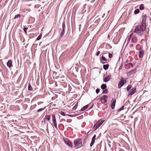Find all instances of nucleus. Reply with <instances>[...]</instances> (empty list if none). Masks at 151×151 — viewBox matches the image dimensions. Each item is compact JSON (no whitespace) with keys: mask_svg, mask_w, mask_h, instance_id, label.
I'll use <instances>...</instances> for the list:
<instances>
[{"mask_svg":"<svg viewBox=\"0 0 151 151\" xmlns=\"http://www.w3.org/2000/svg\"><path fill=\"white\" fill-rule=\"evenodd\" d=\"M112 101H113V102L111 104V108L114 109L115 108V106L116 102V100L114 99H112Z\"/></svg>","mask_w":151,"mask_h":151,"instance_id":"obj_14","label":"nucleus"},{"mask_svg":"<svg viewBox=\"0 0 151 151\" xmlns=\"http://www.w3.org/2000/svg\"><path fill=\"white\" fill-rule=\"evenodd\" d=\"M50 116L49 115H46L45 118L47 121H49L50 119Z\"/></svg>","mask_w":151,"mask_h":151,"instance_id":"obj_24","label":"nucleus"},{"mask_svg":"<svg viewBox=\"0 0 151 151\" xmlns=\"http://www.w3.org/2000/svg\"><path fill=\"white\" fill-rule=\"evenodd\" d=\"M122 64L120 66L119 68V69H121L122 68Z\"/></svg>","mask_w":151,"mask_h":151,"instance_id":"obj_44","label":"nucleus"},{"mask_svg":"<svg viewBox=\"0 0 151 151\" xmlns=\"http://www.w3.org/2000/svg\"><path fill=\"white\" fill-rule=\"evenodd\" d=\"M45 109V108L44 107V108H41V109H39L37 110V112H39L40 111H42L44 109Z\"/></svg>","mask_w":151,"mask_h":151,"instance_id":"obj_34","label":"nucleus"},{"mask_svg":"<svg viewBox=\"0 0 151 151\" xmlns=\"http://www.w3.org/2000/svg\"><path fill=\"white\" fill-rule=\"evenodd\" d=\"M45 123H46V122H45V120L44 121V124H45Z\"/></svg>","mask_w":151,"mask_h":151,"instance_id":"obj_47","label":"nucleus"},{"mask_svg":"<svg viewBox=\"0 0 151 151\" xmlns=\"http://www.w3.org/2000/svg\"><path fill=\"white\" fill-rule=\"evenodd\" d=\"M139 9L141 10H143L144 9V4H141L140 5Z\"/></svg>","mask_w":151,"mask_h":151,"instance_id":"obj_25","label":"nucleus"},{"mask_svg":"<svg viewBox=\"0 0 151 151\" xmlns=\"http://www.w3.org/2000/svg\"><path fill=\"white\" fill-rule=\"evenodd\" d=\"M107 53H105L104 54H107Z\"/></svg>","mask_w":151,"mask_h":151,"instance_id":"obj_48","label":"nucleus"},{"mask_svg":"<svg viewBox=\"0 0 151 151\" xmlns=\"http://www.w3.org/2000/svg\"><path fill=\"white\" fill-rule=\"evenodd\" d=\"M139 10L138 9H136L134 11V13L135 14H137L139 13Z\"/></svg>","mask_w":151,"mask_h":151,"instance_id":"obj_28","label":"nucleus"},{"mask_svg":"<svg viewBox=\"0 0 151 151\" xmlns=\"http://www.w3.org/2000/svg\"><path fill=\"white\" fill-rule=\"evenodd\" d=\"M134 32L139 36H141L144 35V39L145 40H147L149 37V29L148 30L146 29V26L139 24L135 27Z\"/></svg>","mask_w":151,"mask_h":151,"instance_id":"obj_1","label":"nucleus"},{"mask_svg":"<svg viewBox=\"0 0 151 151\" xmlns=\"http://www.w3.org/2000/svg\"><path fill=\"white\" fill-rule=\"evenodd\" d=\"M47 129H48V124L47 123L46 125Z\"/></svg>","mask_w":151,"mask_h":151,"instance_id":"obj_46","label":"nucleus"},{"mask_svg":"<svg viewBox=\"0 0 151 151\" xmlns=\"http://www.w3.org/2000/svg\"><path fill=\"white\" fill-rule=\"evenodd\" d=\"M89 105H86L85 106H83L81 109V111H84L86 109H87L88 106Z\"/></svg>","mask_w":151,"mask_h":151,"instance_id":"obj_22","label":"nucleus"},{"mask_svg":"<svg viewBox=\"0 0 151 151\" xmlns=\"http://www.w3.org/2000/svg\"><path fill=\"white\" fill-rule=\"evenodd\" d=\"M12 60H9L7 63V65L9 68H11L12 66Z\"/></svg>","mask_w":151,"mask_h":151,"instance_id":"obj_19","label":"nucleus"},{"mask_svg":"<svg viewBox=\"0 0 151 151\" xmlns=\"http://www.w3.org/2000/svg\"><path fill=\"white\" fill-rule=\"evenodd\" d=\"M78 106V104L77 103L75 104V105L73 107V110H75L77 108Z\"/></svg>","mask_w":151,"mask_h":151,"instance_id":"obj_31","label":"nucleus"},{"mask_svg":"<svg viewBox=\"0 0 151 151\" xmlns=\"http://www.w3.org/2000/svg\"><path fill=\"white\" fill-rule=\"evenodd\" d=\"M41 37L40 35L37 38V40H39L41 38Z\"/></svg>","mask_w":151,"mask_h":151,"instance_id":"obj_38","label":"nucleus"},{"mask_svg":"<svg viewBox=\"0 0 151 151\" xmlns=\"http://www.w3.org/2000/svg\"><path fill=\"white\" fill-rule=\"evenodd\" d=\"M101 62L103 64L106 63L107 59L106 58L103 56H102L101 58V59H100Z\"/></svg>","mask_w":151,"mask_h":151,"instance_id":"obj_13","label":"nucleus"},{"mask_svg":"<svg viewBox=\"0 0 151 151\" xmlns=\"http://www.w3.org/2000/svg\"><path fill=\"white\" fill-rule=\"evenodd\" d=\"M138 41V38L136 35H133L132 34V42L135 43L137 42Z\"/></svg>","mask_w":151,"mask_h":151,"instance_id":"obj_10","label":"nucleus"},{"mask_svg":"<svg viewBox=\"0 0 151 151\" xmlns=\"http://www.w3.org/2000/svg\"><path fill=\"white\" fill-rule=\"evenodd\" d=\"M65 144L69 146V147H72L73 146V145L72 142L70 141L68 139H67L65 140Z\"/></svg>","mask_w":151,"mask_h":151,"instance_id":"obj_11","label":"nucleus"},{"mask_svg":"<svg viewBox=\"0 0 151 151\" xmlns=\"http://www.w3.org/2000/svg\"><path fill=\"white\" fill-rule=\"evenodd\" d=\"M109 58H112V55L111 53H109Z\"/></svg>","mask_w":151,"mask_h":151,"instance_id":"obj_40","label":"nucleus"},{"mask_svg":"<svg viewBox=\"0 0 151 151\" xmlns=\"http://www.w3.org/2000/svg\"><path fill=\"white\" fill-rule=\"evenodd\" d=\"M28 89L29 91H32V88L30 84H29L28 86Z\"/></svg>","mask_w":151,"mask_h":151,"instance_id":"obj_30","label":"nucleus"},{"mask_svg":"<svg viewBox=\"0 0 151 151\" xmlns=\"http://www.w3.org/2000/svg\"><path fill=\"white\" fill-rule=\"evenodd\" d=\"M132 34H131V35H130L129 36H128L127 37V38L126 39V41L127 40V45H126L127 46L129 44V42L130 41L131 39H132Z\"/></svg>","mask_w":151,"mask_h":151,"instance_id":"obj_17","label":"nucleus"},{"mask_svg":"<svg viewBox=\"0 0 151 151\" xmlns=\"http://www.w3.org/2000/svg\"><path fill=\"white\" fill-rule=\"evenodd\" d=\"M100 52L99 51H97L96 53V55L98 56L100 54Z\"/></svg>","mask_w":151,"mask_h":151,"instance_id":"obj_41","label":"nucleus"},{"mask_svg":"<svg viewBox=\"0 0 151 151\" xmlns=\"http://www.w3.org/2000/svg\"><path fill=\"white\" fill-rule=\"evenodd\" d=\"M124 106H123L120 108L118 109V112L124 109Z\"/></svg>","mask_w":151,"mask_h":151,"instance_id":"obj_32","label":"nucleus"},{"mask_svg":"<svg viewBox=\"0 0 151 151\" xmlns=\"http://www.w3.org/2000/svg\"><path fill=\"white\" fill-rule=\"evenodd\" d=\"M62 30H65V21H64L63 23H62Z\"/></svg>","mask_w":151,"mask_h":151,"instance_id":"obj_23","label":"nucleus"},{"mask_svg":"<svg viewBox=\"0 0 151 151\" xmlns=\"http://www.w3.org/2000/svg\"><path fill=\"white\" fill-rule=\"evenodd\" d=\"M104 120H99L96 122L94 125L93 128H94V130H96L103 123Z\"/></svg>","mask_w":151,"mask_h":151,"instance_id":"obj_3","label":"nucleus"},{"mask_svg":"<svg viewBox=\"0 0 151 151\" xmlns=\"http://www.w3.org/2000/svg\"><path fill=\"white\" fill-rule=\"evenodd\" d=\"M74 145L75 147L77 148L80 147L82 146V141L81 139L78 138L74 141Z\"/></svg>","mask_w":151,"mask_h":151,"instance_id":"obj_2","label":"nucleus"},{"mask_svg":"<svg viewBox=\"0 0 151 151\" xmlns=\"http://www.w3.org/2000/svg\"><path fill=\"white\" fill-rule=\"evenodd\" d=\"M107 98L108 96L105 95H104L100 98V101H101L102 104H104L106 102Z\"/></svg>","mask_w":151,"mask_h":151,"instance_id":"obj_6","label":"nucleus"},{"mask_svg":"<svg viewBox=\"0 0 151 151\" xmlns=\"http://www.w3.org/2000/svg\"><path fill=\"white\" fill-rule=\"evenodd\" d=\"M130 66L131 67H133V65L132 63H129L128 64L126 65L125 68L127 69H128L130 68Z\"/></svg>","mask_w":151,"mask_h":151,"instance_id":"obj_16","label":"nucleus"},{"mask_svg":"<svg viewBox=\"0 0 151 151\" xmlns=\"http://www.w3.org/2000/svg\"><path fill=\"white\" fill-rule=\"evenodd\" d=\"M27 29H28V28H26V27H24L23 28V30L26 33H27L26 30Z\"/></svg>","mask_w":151,"mask_h":151,"instance_id":"obj_37","label":"nucleus"},{"mask_svg":"<svg viewBox=\"0 0 151 151\" xmlns=\"http://www.w3.org/2000/svg\"><path fill=\"white\" fill-rule=\"evenodd\" d=\"M129 63H128L127 60H126V61H125L124 62V64H125V66H126V65L127 64H128Z\"/></svg>","mask_w":151,"mask_h":151,"instance_id":"obj_43","label":"nucleus"},{"mask_svg":"<svg viewBox=\"0 0 151 151\" xmlns=\"http://www.w3.org/2000/svg\"><path fill=\"white\" fill-rule=\"evenodd\" d=\"M106 87L107 86L106 85V84H103L101 85V88L103 90L105 89V88H106Z\"/></svg>","mask_w":151,"mask_h":151,"instance_id":"obj_21","label":"nucleus"},{"mask_svg":"<svg viewBox=\"0 0 151 151\" xmlns=\"http://www.w3.org/2000/svg\"><path fill=\"white\" fill-rule=\"evenodd\" d=\"M52 117L53 123V124L54 126L56 129H57V123L55 118V116L54 114H52Z\"/></svg>","mask_w":151,"mask_h":151,"instance_id":"obj_9","label":"nucleus"},{"mask_svg":"<svg viewBox=\"0 0 151 151\" xmlns=\"http://www.w3.org/2000/svg\"><path fill=\"white\" fill-rule=\"evenodd\" d=\"M96 93H99V92L100 91V90L99 89L97 88L96 89Z\"/></svg>","mask_w":151,"mask_h":151,"instance_id":"obj_39","label":"nucleus"},{"mask_svg":"<svg viewBox=\"0 0 151 151\" xmlns=\"http://www.w3.org/2000/svg\"><path fill=\"white\" fill-rule=\"evenodd\" d=\"M64 33H65V30H62V31H61V32L60 33V37H63L64 34Z\"/></svg>","mask_w":151,"mask_h":151,"instance_id":"obj_27","label":"nucleus"},{"mask_svg":"<svg viewBox=\"0 0 151 151\" xmlns=\"http://www.w3.org/2000/svg\"><path fill=\"white\" fill-rule=\"evenodd\" d=\"M109 66V64H106L103 65V68L105 70H106L108 69Z\"/></svg>","mask_w":151,"mask_h":151,"instance_id":"obj_20","label":"nucleus"},{"mask_svg":"<svg viewBox=\"0 0 151 151\" xmlns=\"http://www.w3.org/2000/svg\"><path fill=\"white\" fill-rule=\"evenodd\" d=\"M21 17V15L19 14H17V15H16L15 16V17L14 18V19H16L18 17Z\"/></svg>","mask_w":151,"mask_h":151,"instance_id":"obj_33","label":"nucleus"},{"mask_svg":"<svg viewBox=\"0 0 151 151\" xmlns=\"http://www.w3.org/2000/svg\"><path fill=\"white\" fill-rule=\"evenodd\" d=\"M62 85L64 86V87H65L67 86V84L65 82H63L61 83Z\"/></svg>","mask_w":151,"mask_h":151,"instance_id":"obj_35","label":"nucleus"},{"mask_svg":"<svg viewBox=\"0 0 151 151\" xmlns=\"http://www.w3.org/2000/svg\"><path fill=\"white\" fill-rule=\"evenodd\" d=\"M55 87H57L58 86V84L57 82H55Z\"/></svg>","mask_w":151,"mask_h":151,"instance_id":"obj_45","label":"nucleus"},{"mask_svg":"<svg viewBox=\"0 0 151 151\" xmlns=\"http://www.w3.org/2000/svg\"><path fill=\"white\" fill-rule=\"evenodd\" d=\"M133 47V44H130L129 45V47L130 48H132Z\"/></svg>","mask_w":151,"mask_h":151,"instance_id":"obj_42","label":"nucleus"},{"mask_svg":"<svg viewBox=\"0 0 151 151\" xmlns=\"http://www.w3.org/2000/svg\"><path fill=\"white\" fill-rule=\"evenodd\" d=\"M147 17V16L146 14L143 15L141 17L142 21L140 24L146 26V21Z\"/></svg>","mask_w":151,"mask_h":151,"instance_id":"obj_4","label":"nucleus"},{"mask_svg":"<svg viewBox=\"0 0 151 151\" xmlns=\"http://www.w3.org/2000/svg\"><path fill=\"white\" fill-rule=\"evenodd\" d=\"M111 78V76L110 74L107 77L103 79L104 81L105 82H107L108 81H109Z\"/></svg>","mask_w":151,"mask_h":151,"instance_id":"obj_12","label":"nucleus"},{"mask_svg":"<svg viewBox=\"0 0 151 151\" xmlns=\"http://www.w3.org/2000/svg\"><path fill=\"white\" fill-rule=\"evenodd\" d=\"M60 114L62 116H65V112L63 111H60Z\"/></svg>","mask_w":151,"mask_h":151,"instance_id":"obj_36","label":"nucleus"},{"mask_svg":"<svg viewBox=\"0 0 151 151\" xmlns=\"http://www.w3.org/2000/svg\"><path fill=\"white\" fill-rule=\"evenodd\" d=\"M132 86L131 85H128L126 88L127 90V91H128L129 90L132 88Z\"/></svg>","mask_w":151,"mask_h":151,"instance_id":"obj_26","label":"nucleus"},{"mask_svg":"<svg viewBox=\"0 0 151 151\" xmlns=\"http://www.w3.org/2000/svg\"><path fill=\"white\" fill-rule=\"evenodd\" d=\"M124 81H125V83H126V80H124L123 77H122L121 78V81L118 83V86L119 88H121V87L124 85Z\"/></svg>","mask_w":151,"mask_h":151,"instance_id":"obj_7","label":"nucleus"},{"mask_svg":"<svg viewBox=\"0 0 151 151\" xmlns=\"http://www.w3.org/2000/svg\"><path fill=\"white\" fill-rule=\"evenodd\" d=\"M136 70V69L132 70H131L129 72L127 73V76L128 77H130L132 74L134 73V71Z\"/></svg>","mask_w":151,"mask_h":151,"instance_id":"obj_18","label":"nucleus"},{"mask_svg":"<svg viewBox=\"0 0 151 151\" xmlns=\"http://www.w3.org/2000/svg\"><path fill=\"white\" fill-rule=\"evenodd\" d=\"M136 91V87H134L131 89L128 92V96H131L134 94Z\"/></svg>","mask_w":151,"mask_h":151,"instance_id":"obj_8","label":"nucleus"},{"mask_svg":"<svg viewBox=\"0 0 151 151\" xmlns=\"http://www.w3.org/2000/svg\"><path fill=\"white\" fill-rule=\"evenodd\" d=\"M96 137V135L94 134L92 138V141L90 144V146L91 147L93 145L94 143Z\"/></svg>","mask_w":151,"mask_h":151,"instance_id":"obj_15","label":"nucleus"},{"mask_svg":"<svg viewBox=\"0 0 151 151\" xmlns=\"http://www.w3.org/2000/svg\"><path fill=\"white\" fill-rule=\"evenodd\" d=\"M139 57L140 58H142L144 54L145 51L143 49V47L142 46H140L139 49Z\"/></svg>","mask_w":151,"mask_h":151,"instance_id":"obj_5","label":"nucleus"},{"mask_svg":"<svg viewBox=\"0 0 151 151\" xmlns=\"http://www.w3.org/2000/svg\"><path fill=\"white\" fill-rule=\"evenodd\" d=\"M108 93V90L107 89L105 88L103 91L102 93Z\"/></svg>","mask_w":151,"mask_h":151,"instance_id":"obj_29","label":"nucleus"}]
</instances>
